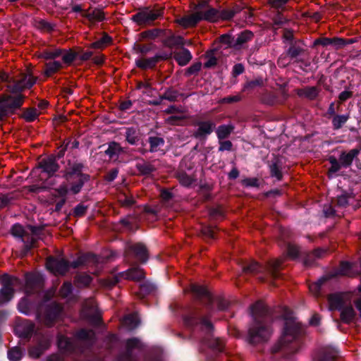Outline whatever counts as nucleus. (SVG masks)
I'll return each instance as SVG.
<instances>
[{
  "label": "nucleus",
  "instance_id": "nucleus-51",
  "mask_svg": "<svg viewBox=\"0 0 361 361\" xmlns=\"http://www.w3.org/2000/svg\"><path fill=\"white\" fill-rule=\"evenodd\" d=\"M235 13L233 11H224L221 13H219V18L223 20H229L233 17Z\"/></svg>",
  "mask_w": 361,
  "mask_h": 361
},
{
  "label": "nucleus",
  "instance_id": "nucleus-37",
  "mask_svg": "<svg viewBox=\"0 0 361 361\" xmlns=\"http://www.w3.org/2000/svg\"><path fill=\"white\" fill-rule=\"evenodd\" d=\"M18 310L20 312L28 314L30 312V305L26 298H23L18 304Z\"/></svg>",
  "mask_w": 361,
  "mask_h": 361
},
{
  "label": "nucleus",
  "instance_id": "nucleus-55",
  "mask_svg": "<svg viewBox=\"0 0 361 361\" xmlns=\"http://www.w3.org/2000/svg\"><path fill=\"white\" fill-rule=\"evenodd\" d=\"M232 148V143L231 142L227 140L220 142V147L219 150L220 151H224V150H231Z\"/></svg>",
  "mask_w": 361,
  "mask_h": 361
},
{
  "label": "nucleus",
  "instance_id": "nucleus-40",
  "mask_svg": "<svg viewBox=\"0 0 361 361\" xmlns=\"http://www.w3.org/2000/svg\"><path fill=\"white\" fill-rule=\"evenodd\" d=\"M126 140L127 141L131 144L134 145L137 140V137L136 135V132L135 130L130 128L126 131Z\"/></svg>",
  "mask_w": 361,
  "mask_h": 361
},
{
  "label": "nucleus",
  "instance_id": "nucleus-17",
  "mask_svg": "<svg viewBox=\"0 0 361 361\" xmlns=\"http://www.w3.org/2000/svg\"><path fill=\"white\" fill-rule=\"evenodd\" d=\"M82 314L84 317L92 318L97 315V307L94 300L90 299L83 305Z\"/></svg>",
  "mask_w": 361,
  "mask_h": 361
},
{
  "label": "nucleus",
  "instance_id": "nucleus-38",
  "mask_svg": "<svg viewBox=\"0 0 361 361\" xmlns=\"http://www.w3.org/2000/svg\"><path fill=\"white\" fill-rule=\"evenodd\" d=\"M11 233L13 235L16 237H20L23 238L25 236L26 231L23 229V226L20 224H15L11 229Z\"/></svg>",
  "mask_w": 361,
  "mask_h": 361
},
{
  "label": "nucleus",
  "instance_id": "nucleus-62",
  "mask_svg": "<svg viewBox=\"0 0 361 361\" xmlns=\"http://www.w3.org/2000/svg\"><path fill=\"white\" fill-rule=\"evenodd\" d=\"M352 96V93L349 91H343L339 94V99L341 101H345Z\"/></svg>",
  "mask_w": 361,
  "mask_h": 361
},
{
  "label": "nucleus",
  "instance_id": "nucleus-20",
  "mask_svg": "<svg viewBox=\"0 0 361 361\" xmlns=\"http://www.w3.org/2000/svg\"><path fill=\"white\" fill-rule=\"evenodd\" d=\"M174 58L180 66H185L192 59L190 52L185 49L174 54Z\"/></svg>",
  "mask_w": 361,
  "mask_h": 361
},
{
  "label": "nucleus",
  "instance_id": "nucleus-1",
  "mask_svg": "<svg viewBox=\"0 0 361 361\" xmlns=\"http://www.w3.org/2000/svg\"><path fill=\"white\" fill-rule=\"evenodd\" d=\"M251 312L254 317V322L248 331L250 341L257 343L267 341L272 334V329L264 304L261 302L255 303L251 307Z\"/></svg>",
  "mask_w": 361,
  "mask_h": 361
},
{
  "label": "nucleus",
  "instance_id": "nucleus-4",
  "mask_svg": "<svg viewBox=\"0 0 361 361\" xmlns=\"http://www.w3.org/2000/svg\"><path fill=\"white\" fill-rule=\"evenodd\" d=\"M284 319L285 326L279 341L281 345H285L286 343L293 341L296 338L300 331L299 324L295 322V318L292 315L290 314L286 316Z\"/></svg>",
  "mask_w": 361,
  "mask_h": 361
},
{
  "label": "nucleus",
  "instance_id": "nucleus-29",
  "mask_svg": "<svg viewBox=\"0 0 361 361\" xmlns=\"http://www.w3.org/2000/svg\"><path fill=\"white\" fill-rule=\"evenodd\" d=\"M111 42V38L108 35H105L99 40L91 44L90 47L94 49H103L109 44Z\"/></svg>",
  "mask_w": 361,
  "mask_h": 361
},
{
  "label": "nucleus",
  "instance_id": "nucleus-47",
  "mask_svg": "<svg viewBox=\"0 0 361 361\" xmlns=\"http://www.w3.org/2000/svg\"><path fill=\"white\" fill-rule=\"evenodd\" d=\"M180 183L184 186H189L192 184L193 180L190 176L183 174L179 176Z\"/></svg>",
  "mask_w": 361,
  "mask_h": 361
},
{
  "label": "nucleus",
  "instance_id": "nucleus-39",
  "mask_svg": "<svg viewBox=\"0 0 361 361\" xmlns=\"http://www.w3.org/2000/svg\"><path fill=\"white\" fill-rule=\"evenodd\" d=\"M281 264V260L279 259H274L270 262L268 271L274 277H276V271L280 267Z\"/></svg>",
  "mask_w": 361,
  "mask_h": 361
},
{
  "label": "nucleus",
  "instance_id": "nucleus-31",
  "mask_svg": "<svg viewBox=\"0 0 361 361\" xmlns=\"http://www.w3.org/2000/svg\"><path fill=\"white\" fill-rule=\"evenodd\" d=\"M58 345L59 348L64 351H69L72 349V343L70 339L63 336L59 338Z\"/></svg>",
  "mask_w": 361,
  "mask_h": 361
},
{
  "label": "nucleus",
  "instance_id": "nucleus-12",
  "mask_svg": "<svg viewBox=\"0 0 361 361\" xmlns=\"http://www.w3.org/2000/svg\"><path fill=\"white\" fill-rule=\"evenodd\" d=\"M61 56L62 60L64 63L70 64L75 59V54L71 50L66 51V50H56L54 52H50L47 54V59L56 58Z\"/></svg>",
  "mask_w": 361,
  "mask_h": 361
},
{
  "label": "nucleus",
  "instance_id": "nucleus-54",
  "mask_svg": "<svg viewBox=\"0 0 361 361\" xmlns=\"http://www.w3.org/2000/svg\"><path fill=\"white\" fill-rule=\"evenodd\" d=\"M288 0H269V4L274 8H279L284 5Z\"/></svg>",
  "mask_w": 361,
  "mask_h": 361
},
{
  "label": "nucleus",
  "instance_id": "nucleus-28",
  "mask_svg": "<svg viewBox=\"0 0 361 361\" xmlns=\"http://www.w3.org/2000/svg\"><path fill=\"white\" fill-rule=\"evenodd\" d=\"M339 274L352 277L358 274V272H354L353 271V266L351 264L348 262H342L339 269Z\"/></svg>",
  "mask_w": 361,
  "mask_h": 361
},
{
  "label": "nucleus",
  "instance_id": "nucleus-49",
  "mask_svg": "<svg viewBox=\"0 0 361 361\" xmlns=\"http://www.w3.org/2000/svg\"><path fill=\"white\" fill-rule=\"evenodd\" d=\"M202 233L211 238H214L215 235V228L211 226H205L202 228Z\"/></svg>",
  "mask_w": 361,
  "mask_h": 361
},
{
  "label": "nucleus",
  "instance_id": "nucleus-60",
  "mask_svg": "<svg viewBox=\"0 0 361 361\" xmlns=\"http://www.w3.org/2000/svg\"><path fill=\"white\" fill-rule=\"evenodd\" d=\"M357 290H358V293H360V295H359V298L355 300V306L361 316V285H360L358 286Z\"/></svg>",
  "mask_w": 361,
  "mask_h": 361
},
{
  "label": "nucleus",
  "instance_id": "nucleus-36",
  "mask_svg": "<svg viewBox=\"0 0 361 361\" xmlns=\"http://www.w3.org/2000/svg\"><path fill=\"white\" fill-rule=\"evenodd\" d=\"M353 42H354V40L352 39L345 40L342 38H334V39H332L331 45H333L336 49H340V48L344 47L347 44H351Z\"/></svg>",
  "mask_w": 361,
  "mask_h": 361
},
{
  "label": "nucleus",
  "instance_id": "nucleus-19",
  "mask_svg": "<svg viewBox=\"0 0 361 361\" xmlns=\"http://www.w3.org/2000/svg\"><path fill=\"white\" fill-rule=\"evenodd\" d=\"M38 277L33 274H28L26 276V281L25 286V292L26 294H30L39 285Z\"/></svg>",
  "mask_w": 361,
  "mask_h": 361
},
{
  "label": "nucleus",
  "instance_id": "nucleus-48",
  "mask_svg": "<svg viewBox=\"0 0 361 361\" xmlns=\"http://www.w3.org/2000/svg\"><path fill=\"white\" fill-rule=\"evenodd\" d=\"M271 176L275 177L277 180H281L282 178V173L276 164L271 166Z\"/></svg>",
  "mask_w": 361,
  "mask_h": 361
},
{
  "label": "nucleus",
  "instance_id": "nucleus-50",
  "mask_svg": "<svg viewBox=\"0 0 361 361\" xmlns=\"http://www.w3.org/2000/svg\"><path fill=\"white\" fill-rule=\"evenodd\" d=\"M299 253L298 248L293 245H289L288 247V254L292 258H295L298 257Z\"/></svg>",
  "mask_w": 361,
  "mask_h": 361
},
{
  "label": "nucleus",
  "instance_id": "nucleus-56",
  "mask_svg": "<svg viewBox=\"0 0 361 361\" xmlns=\"http://www.w3.org/2000/svg\"><path fill=\"white\" fill-rule=\"evenodd\" d=\"M259 269V265L257 262H252L249 266L244 268L246 271L255 272Z\"/></svg>",
  "mask_w": 361,
  "mask_h": 361
},
{
  "label": "nucleus",
  "instance_id": "nucleus-5",
  "mask_svg": "<svg viewBox=\"0 0 361 361\" xmlns=\"http://www.w3.org/2000/svg\"><path fill=\"white\" fill-rule=\"evenodd\" d=\"M23 97L20 94L9 95L0 100V120L7 114L21 106Z\"/></svg>",
  "mask_w": 361,
  "mask_h": 361
},
{
  "label": "nucleus",
  "instance_id": "nucleus-46",
  "mask_svg": "<svg viewBox=\"0 0 361 361\" xmlns=\"http://www.w3.org/2000/svg\"><path fill=\"white\" fill-rule=\"evenodd\" d=\"M126 345L128 349H133L135 348H140L141 346V343L138 339L132 338L127 341Z\"/></svg>",
  "mask_w": 361,
  "mask_h": 361
},
{
  "label": "nucleus",
  "instance_id": "nucleus-26",
  "mask_svg": "<svg viewBox=\"0 0 361 361\" xmlns=\"http://www.w3.org/2000/svg\"><path fill=\"white\" fill-rule=\"evenodd\" d=\"M121 147L116 142H112L109 145L108 149L106 150V154L111 159L116 160L118 154L121 152Z\"/></svg>",
  "mask_w": 361,
  "mask_h": 361
},
{
  "label": "nucleus",
  "instance_id": "nucleus-10",
  "mask_svg": "<svg viewBox=\"0 0 361 361\" xmlns=\"http://www.w3.org/2000/svg\"><path fill=\"white\" fill-rule=\"evenodd\" d=\"M83 18H86L91 24H93L102 21L104 19V13L100 8L89 7L86 12L83 13Z\"/></svg>",
  "mask_w": 361,
  "mask_h": 361
},
{
  "label": "nucleus",
  "instance_id": "nucleus-41",
  "mask_svg": "<svg viewBox=\"0 0 361 361\" xmlns=\"http://www.w3.org/2000/svg\"><path fill=\"white\" fill-rule=\"evenodd\" d=\"M59 312V309L57 310V312L49 313L47 317L44 319L41 317V316H39V319L44 322L47 326H51L52 324V321L56 317L57 313Z\"/></svg>",
  "mask_w": 361,
  "mask_h": 361
},
{
  "label": "nucleus",
  "instance_id": "nucleus-43",
  "mask_svg": "<svg viewBox=\"0 0 361 361\" xmlns=\"http://www.w3.org/2000/svg\"><path fill=\"white\" fill-rule=\"evenodd\" d=\"M76 281L79 285L87 286L90 283L91 277L86 274L80 275L77 277Z\"/></svg>",
  "mask_w": 361,
  "mask_h": 361
},
{
  "label": "nucleus",
  "instance_id": "nucleus-64",
  "mask_svg": "<svg viewBox=\"0 0 361 361\" xmlns=\"http://www.w3.org/2000/svg\"><path fill=\"white\" fill-rule=\"evenodd\" d=\"M161 196L164 200L168 201L172 197V194L168 190H162L161 192Z\"/></svg>",
  "mask_w": 361,
  "mask_h": 361
},
{
  "label": "nucleus",
  "instance_id": "nucleus-13",
  "mask_svg": "<svg viewBox=\"0 0 361 361\" xmlns=\"http://www.w3.org/2000/svg\"><path fill=\"white\" fill-rule=\"evenodd\" d=\"M214 127L215 124L212 121L200 122L198 124L197 130L194 133V136L196 138L204 137L211 134Z\"/></svg>",
  "mask_w": 361,
  "mask_h": 361
},
{
  "label": "nucleus",
  "instance_id": "nucleus-21",
  "mask_svg": "<svg viewBox=\"0 0 361 361\" xmlns=\"http://www.w3.org/2000/svg\"><path fill=\"white\" fill-rule=\"evenodd\" d=\"M122 276L126 279L139 281L144 278V272L140 268H133L123 273Z\"/></svg>",
  "mask_w": 361,
  "mask_h": 361
},
{
  "label": "nucleus",
  "instance_id": "nucleus-35",
  "mask_svg": "<svg viewBox=\"0 0 361 361\" xmlns=\"http://www.w3.org/2000/svg\"><path fill=\"white\" fill-rule=\"evenodd\" d=\"M77 337L80 340H92L94 337V333L92 331L90 330H85L82 329L80 331L78 334Z\"/></svg>",
  "mask_w": 361,
  "mask_h": 361
},
{
  "label": "nucleus",
  "instance_id": "nucleus-14",
  "mask_svg": "<svg viewBox=\"0 0 361 361\" xmlns=\"http://www.w3.org/2000/svg\"><path fill=\"white\" fill-rule=\"evenodd\" d=\"M346 303L345 295L343 294H334L329 297V305L331 310H341Z\"/></svg>",
  "mask_w": 361,
  "mask_h": 361
},
{
  "label": "nucleus",
  "instance_id": "nucleus-18",
  "mask_svg": "<svg viewBox=\"0 0 361 361\" xmlns=\"http://www.w3.org/2000/svg\"><path fill=\"white\" fill-rule=\"evenodd\" d=\"M130 250L135 254V257L141 262H145L147 259V250L145 246L141 243H136L130 247Z\"/></svg>",
  "mask_w": 361,
  "mask_h": 361
},
{
  "label": "nucleus",
  "instance_id": "nucleus-42",
  "mask_svg": "<svg viewBox=\"0 0 361 361\" xmlns=\"http://www.w3.org/2000/svg\"><path fill=\"white\" fill-rule=\"evenodd\" d=\"M191 290L197 295H204L207 294V290L205 287L200 285H192Z\"/></svg>",
  "mask_w": 361,
  "mask_h": 361
},
{
  "label": "nucleus",
  "instance_id": "nucleus-23",
  "mask_svg": "<svg viewBox=\"0 0 361 361\" xmlns=\"http://www.w3.org/2000/svg\"><path fill=\"white\" fill-rule=\"evenodd\" d=\"M140 323L136 314H129L123 318V324L129 330L135 329Z\"/></svg>",
  "mask_w": 361,
  "mask_h": 361
},
{
  "label": "nucleus",
  "instance_id": "nucleus-44",
  "mask_svg": "<svg viewBox=\"0 0 361 361\" xmlns=\"http://www.w3.org/2000/svg\"><path fill=\"white\" fill-rule=\"evenodd\" d=\"M72 286L70 283H64L60 290V294L62 297H67L71 292Z\"/></svg>",
  "mask_w": 361,
  "mask_h": 361
},
{
  "label": "nucleus",
  "instance_id": "nucleus-24",
  "mask_svg": "<svg viewBox=\"0 0 361 361\" xmlns=\"http://www.w3.org/2000/svg\"><path fill=\"white\" fill-rule=\"evenodd\" d=\"M68 180H74L75 182V184L71 187V191L73 194H76V193L79 192L81 188L82 187V185H83V182L82 180L81 176L77 173L71 174L68 176Z\"/></svg>",
  "mask_w": 361,
  "mask_h": 361
},
{
  "label": "nucleus",
  "instance_id": "nucleus-45",
  "mask_svg": "<svg viewBox=\"0 0 361 361\" xmlns=\"http://www.w3.org/2000/svg\"><path fill=\"white\" fill-rule=\"evenodd\" d=\"M119 202L123 207H130L134 204L133 197L125 195L120 197Z\"/></svg>",
  "mask_w": 361,
  "mask_h": 361
},
{
  "label": "nucleus",
  "instance_id": "nucleus-8",
  "mask_svg": "<svg viewBox=\"0 0 361 361\" xmlns=\"http://www.w3.org/2000/svg\"><path fill=\"white\" fill-rule=\"evenodd\" d=\"M196 8L201 20H205L214 22L219 18V12L216 9L211 8L206 1L200 2Z\"/></svg>",
  "mask_w": 361,
  "mask_h": 361
},
{
  "label": "nucleus",
  "instance_id": "nucleus-3",
  "mask_svg": "<svg viewBox=\"0 0 361 361\" xmlns=\"http://www.w3.org/2000/svg\"><path fill=\"white\" fill-rule=\"evenodd\" d=\"M2 288L0 290V305L8 302L14 294V287L20 285V280L14 276L4 274L0 278Z\"/></svg>",
  "mask_w": 361,
  "mask_h": 361
},
{
  "label": "nucleus",
  "instance_id": "nucleus-25",
  "mask_svg": "<svg viewBox=\"0 0 361 361\" xmlns=\"http://www.w3.org/2000/svg\"><path fill=\"white\" fill-rule=\"evenodd\" d=\"M157 62V57L154 58H141L136 61V65L137 67L147 69L154 67Z\"/></svg>",
  "mask_w": 361,
  "mask_h": 361
},
{
  "label": "nucleus",
  "instance_id": "nucleus-2",
  "mask_svg": "<svg viewBox=\"0 0 361 361\" xmlns=\"http://www.w3.org/2000/svg\"><path fill=\"white\" fill-rule=\"evenodd\" d=\"M58 169L59 166L56 163L55 158L50 157L47 159H43L39 163V167L32 171V174L33 176L39 174L40 180L49 179L50 182L48 183V185H49L52 184V176Z\"/></svg>",
  "mask_w": 361,
  "mask_h": 361
},
{
  "label": "nucleus",
  "instance_id": "nucleus-33",
  "mask_svg": "<svg viewBox=\"0 0 361 361\" xmlns=\"http://www.w3.org/2000/svg\"><path fill=\"white\" fill-rule=\"evenodd\" d=\"M39 112L36 109H27L23 114V118L28 122L33 121L39 116Z\"/></svg>",
  "mask_w": 361,
  "mask_h": 361
},
{
  "label": "nucleus",
  "instance_id": "nucleus-11",
  "mask_svg": "<svg viewBox=\"0 0 361 361\" xmlns=\"http://www.w3.org/2000/svg\"><path fill=\"white\" fill-rule=\"evenodd\" d=\"M200 20L201 18H200L197 8L195 7V10L193 13L183 16L178 19L176 22L183 27L188 28L194 27Z\"/></svg>",
  "mask_w": 361,
  "mask_h": 361
},
{
  "label": "nucleus",
  "instance_id": "nucleus-15",
  "mask_svg": "<svg viewBox=\"0 0 361 361\" xmlns=\"http://www.w3.org/2000/svg\"><path fill=\"white\" fill-rule=\"evenodd\" d=\"M360 149L356 148L350 150L348 152H342L339 157L341 165L344 167L350 166L353 159L360 154Z\"/></svg>",
  "mask_w": 361,
  "mask_h": 361
},
{
  "label": "nucleus",
  "instance_id": "nucleus-30",
  "mask_svg": "<svg viewBox=\"0 0 361 361\" xmlns=\"http://www.w3.org/2000/svg\"><path fill=\"white\" fill-rule=\"evenodd\" d=\"M253 37V35L250 31H244L241 32L237 37L235 40V46H241L244 43L247 42V41L250 40Z\"/></svg>",
  "mask_w": 361,
  "mask_h": 361
},
{
  "label": "nucleus",
  "instance_id": "nucleus-27",
  "mask_svg": "<svg viewBox=\"0 0 361 361\" xmlns=\"http://www.w3.org/2000/svg\"><path fill=\"white\" fill-rule=\"evenodd\" d=\"M233 130V126L231 125H222L219 126L216 130V135L218 138L222 140L227 137Z\"/></svg>",
  "mask_w": 361,
  "mask_h": 361
},
{
  "label": "nucleus",
  "instance_id": "nucleus-34",
  "mask_svg": "<svg viewBox=\"0 0 361 361\" xmlns=\"http://www.w3.org/2000/svg\"><path fill=\"white\" fill-rule=\"evenodd\" d=\"M22 356L23 352L19 348H13L8 352V357L11 361H19Z\"/></svg>",
  "mask_w": 361,
  "mask_h": 361
},
{
  "label": "nucleus",
  "instance_id": "nucleus-9",
  "mask_svg": "<svg viewBox=\"0 0 361 361\" xmlns=\"http://www.w3.org/2000/svg\"><path fill=\"white\" fill-rule=\"evenodd\" d=\"M47 267L54 274H64L68 269L70 265L63 259L48 258Z\"/></svg>",
  "mask_w": 361,
  "mask_h": 361
},
{
  "label": "nucleus",
  "instance_id": "nucleus-7",
  "mask_svg": "<svg viewBox=\"0 0 361 361\" xmlns=\"http://www.w3.org/2000/svg\"><path fill=\"white\" fill-rule=\"evenodd\" d=\"M36 82V78L28 71L27 73H22L13 80V85L9 86L12 92H18L25 89L30 88Z\"/></svg>",
  "mask_w": 361,
  "mask_h": 361
},
{
  "label": "nucleus",
  "instance_id": "nucleus-52",
  "mask_svg": "<svg viewBox=\"0 0 361 361\" xmlns=\"http://www.w3.org/2000/svg\"><path fill=\"white\" fill-rule=\"evenodd\" d=\"M149 142L152 148L157 147L164 143V140L159 137H150Z\"/></svg>",
  "mask_w": 361,
  "mask_h": 361
},
{
  "label": "nucleus",
  "instance_id": "nucleus-53",
  "mask_svg": "<svg viewBox=\"0 0 361 361\" xmlns=\"http://www.w3.org/2000/svg\"><path fill=\"white\" fill-rule=\"evenodd\" d=\"M86 212V207L79 204L78 205L75 209H74V214L75 216H82Z\"/></svg>",
  "mask_w": 361,
  "mask_h": 361
},
{
  "label": "nucleus",
  "instance_id": "nucleus-57",
  "mask_svg": "<svg viewBox=\"0 0 361 361\" xmlns=\"http://www.w3.org/2000/svg\"><path fill=\"white\" fill-rule=\"evenodd\" d=\"M85 8H84L81 5L76 4L72 6V11L74 13H80V16L83 17V13L86 12Z\"/></svg>",
  "mask_w": 361,
  "mask_h": 361
},
{
  "label": "nucleus",
  "instance_id": "nucleus-32",
  "mask_svg": "<svg viewBox=\"0 0 361 361\" xmlns=\"http://www.w3.org/2000/svg\"><path fill=\"white\" fill-rule=\"evenodd\" d=\"M348 115H338L334 117L332 123L335 129H339L348 120Z\"/></svg>",
  "mask_w": 361,
  "mask_h": 361
},
{
  "label": "nucleus",
  "instance_id": "nucleus-16",
  "mask_svg": "<svg viewBox=\"0 0 361 361\" xmlns=\"http://www.w3.org/2000/svg\"><path fill=\"white\" fill-rule=\"evenodd\" d=\"M341 312V319L345 323L352 322L356 315V313L350 304L346 303L342 309L340 310Z\"/></svg>",
  "mask_w": 361,
  "mask_h": 361
},
{
  "label": "nucleus",
  "instance_id": "nucleus-22",
  "mask_svg": "<svg viewBox=\"0 0 361 361\" xmlns=\"http://www.w3.org/2000/svg\"><path fill=\"white\" fill-rule=\"evenodd\" d=\"M63 68V64L58 61H52L46 63L44 75L51 76Z\"/></svg>",
  "mask_w": 361,
  "mask_h": 361
},
{
  "label": "nucleus",
  "instance_id": "nucleus-61",
  "mask_svg": "<svg viewBox=\"0 0 361 361\" xmlns=\"http://www.w3.org/2000/svg\"><path fill=\"white\" fill-rule=\"evenodd\" d=\"M233 71L234 75H240L244 71V67L240 63L235 64L233 67Z\"/></svg>",
  "mask_w": 361,
  "mask_h": 361
},
{
  "label": "nucleus",
  "instance_id": "nucleus-58",
  "mask_svg": "<svg viewBox=\"0 0 361 361\" xmlns=\"http://www.w3.org/2000/svg\"><path fill=\"white\" fill-rule=\"evenodd\" d=\"M320 286H321L320 281L317 282V283H312V284L310 285V286H309L310 290L314 295H317L319 291Z\"/></svg>",
  "mask_w": 361,
  "mask_h": 361
},
{
  "label": "nucleus",
  "instance_id": "nucleus-59",
  "mask_svg": "<svg viewBox=\"0 0 361 361\" xmlns=\"http://www.w3.org/2000/svg\"><path fill=\"white\" fill-rule=\"evenodd\" d=\"M39 27L43 30L49 31L53 29L52 25H51L50 23H49L48 22H47L45 20H41V21H39Z\"/></svg>",
  "mask_w": 361,
  "mask_h": 361
},
{
  "label": "nucleus",
  "instance_id": "nucleus-6",
  "mask_svg": "<svg viewBox=\"0 0 361 361\" xmlns=\"http://www.w3.org/2000/svg\"><path fill=\"white\" fill-rule=\"evenodd\" d=\"M161 11L145 8L131 17V20L139 25H148L161 16Z\"/></svg>",
  "mask_w": 361,
  "mask_h": 361
},
{
  "label": "nucleus",
  "instance_id": "nucleus-63",
  "mask_svg": "<svg viewBox=\"0 0 361 361\" xmlns=\"http://www.w3.org/2000/svg\"><path fill=\"white\" fill-rule=\"evenodd\" d=\"M307 95L310 98H314L317 95V90L315 87H310L307 90Z\"/></svg>",
  "mask_w": 361,
  "mask_h": 361
}]
</instances>
